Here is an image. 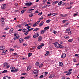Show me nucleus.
I'll list each match as a JSON object with an SVG mask.
<instances>
[{"mask_svg":"<svg viewBox=\"0 0 79 79\" xmlns=\"http://www.w3.org/2000/svg\"><path fill=\"white\" fill-rule=\"evenodd\" d=\"M43 66V64H41L39 66V68H42V67Z\"/></svg>","mask_w":79,"mask_h":79,"instance_id":"obj_45","label":"nucleus"},{"mask_svg":"<svg viewBox=\"0 0 79 79\" xmlns=\"http://www.w3.org/2000/svg\"><path fill=\"white\" fill-rule=\"evenodd\" d=\"M31 55H32V53H29L28 55V58H29V57H30V56H31Z\"/></svg>","mask_w":79,"mask_h":79,"instance_id":"obj_30","label":"nucleus"},{"mask_svg":"<svg viewBox=\"0 0 79 79\" xmlns=\"http://www.w3.org/2000/svg\"><path fill=\"white\" fill-rule=\"evenodd\" d=\"M50 54V52L48 51H47V53L45 55V56H47Z\"/></svg>","mask_w":79,"mask_h":79,"instance_id":"obj_25","label":"nucleus"},{"mask_svg":"<svg viewBox=\"0 0 79 79\" xmlns=\"http://www.w3.org/2000/svg\"><path fill=\"white\" fill-rule=\"evenodd\" d=\"M4 49H5V46H0V50H4Z\"/></svg>","mask_w":79,"mask_h":79,"instance_id":"obj_8","label":"nucleus"},{"mask_svg":"<svg viewBox=\"0 0 79 79\" xmlns=\"http://www.w3.org/2000/svg\"><path fill=\"white\" fill-rule=\"evenodd\" d=\"M15 69V68L14 67H12L10 68V69L14 70Z\"/></svg>","mask_w":79,"mask_h":79,"instance_id":"obj_44","label":"nucleus"},{"mask_svg":"<svg viewBox=\"0 0 79 79\" xmlns=\"http://www.w3.org/2000/svg\"><path fill=\"white\" fill-rule=\"evenodd\" d=\"M18 54H17V53H14L13 54V55H14V56H16V55H17Z\"/></svg>","mask_w":79,"mask_h":79,"instance_id":"obj_61","label":"nucleus"},{"mask_svg":"<svg viewBox=\"0 0 79 79\" xmlns=\"http://www.w3.org/2000/svg\"><path fill=\"white\" fill-rule=\"evenodd\" d=\"M24 77H20V79H24Z\"/></svg>","mask_w":79,"mask_h":79,"instance_id":"obj_64","label":"nucleus"},{"mask_svg":"<svg viewBox=\"0 0 79 79\" xmlns=\"http://www.w3.org/2000/svg\"><path fill=\"white\" fill-rule=\"evenodd\" d=\"M42 15V12H41L40 13L38 14V15Z\"/></svg>","mask_w":79,"mask_h":79,"instance_id":"obj_62","label":"nucleus"},{"mask_svg":"<svg viewBox=\"0 0 79 79\" xmlns=\"http://www.w3.org/2000/svg\"><path fill=\"white\" fill-rule=\"evenodd\" d=\"M3 79H10V77L7 76H6L3 77Z\"/></svg>","mask_w":79,"mask_h":79,"instance_id":"obj_13","label":"nucleus"},{"mask_svg":"<svg viewBox=\"0 0 79 79\" xmlns=\"http://www.w3.org/2000/svg\"><path fill=\"white\" fill-rule=\"evenodd\" d=\"M29 33V31H27L26 32H25L24 33L25 35H27Z\"/></svg>","mask_w":79,"mask_h":79,"instance_id":"obj_32","label":"nucleus"},{"mask_svg":"<svg viewBox=\"0 0 79 79\" xmlns=\"http://www.w3.org/2000/svg\"><path fill=\"white\" fill-rule=\"evenodd\" d=\"M68 34H69V35H71V34H72L71 31L68 32Z\"/></svg>","mask_w":79,"mask_h":79,"instance_id":"obj_49","label":"nucleus"},{"mask_svg":"<svg viewBox=\"0 0 79 79\" xmlns=\"http://www.w3.org/2000/svg\"><path fill=\"white\" fill-rule=\"evenodd\" d=\"M52 15V14H49L48 15V16H51Z\"/></svg>","mask_w":79,"mask_h":79,"instance_id":"obj_53","label":"nucleus"},{"mask_svg":"<svg viewBox=\"0 0 79 79\" xmlns=\"http://www.w3.org/2000/svg\"><path fill=\"white\" fill-rule=\"evenodd\" d=\"M8 72V71L7 70H4L2 72V73H7Z\"/></svg>","mask_w":79,"mask_h":79,"instance_id":"obj_37","label":"nucleus"},{"mask_svg":"<svg viewBox=\"0 0 79 79\" xmlns=\"http://www.w3.org/2000/svg\"><path fill=\"white\" fill-rule=\"evenodd\" d=\"M47 4H51L52 3V2H47Z\"/></svg>","mask_w":79,"mask_h":79,"instance_id":"obj_54","label":"nucleus"},{"mask_svg":"<svg viewBox=\"0 0 79 79\" xmlns=\"http://www.w3.org/2000/svg\"><path fill=\"white\" fill-rule=\"evenodd\" d=\"M53 77V74H51L49 77V78L50 79H51V78H52Z\"/></svg>","mask_w":79,"mask_h":79,"instance_id":"obj_40","label":"nucleus"},{"mask_svg":"<svg viewBox=\"0 0 79 79\" xmlns=\"http://www.w3.org/2000/svg\"><path fill=\"white\" fill-rule=\"evenodd\" d=\"M34 29V28H31L30 29L28 30V32H29V31H33V30Z\"/></svg>","mask_w":79,"mask_h":79,"instance_id":"obj_27","label":"nucleus"},{"mask_svg":"<svg viewBox=\"0 0 79 79\" xmlns=\"http://www.w3.org/2000/svg\"><path fill=\"white\" fill-rule=\"evenodd\" d=\"M71 31V30L69 29V28L67 29L66 30V31L67 32H69V31Z\"/></svg>","mask_w":79,"mask_h":79,"instance_id":"obj_42","label":"nucleus"},{"mask_svg":"<svg viewBox=\"0 0 79 79\" xmlns=\"http://www.w3.org/2000/svg\"><path fill=\"white\" fill-rule=\"evenodd\" d=\"M26 10H23L21 11V13L22 14H23V13H24V11H26Z\"/></svg>","mask_w":79,"mask_h":79,"instance_id":"obj_31","label":"nucleus"},{"mask_svg":"<svg viewBox=\"0 0 79 79\" xmlns=\"http://www.w3.org/2000/svg\"><path fill=\"white\" fill-rule=\"evenodd\" d=\"M14 30V29L13 28H12L10 29V30L9 31V33H10V34H11L12 33H13V30Z\"/></svg>","mask_w":79,"mask_h":79,"instance_id":"obj_11","label":"nucleus"},{"mask_svg":"<svg viewBox=\"0 0 79 79\" xmlns=\"http://www.w3.org/2000/svg\"><path fill=\"white\" fill-rule=\"evenodd\" d=\"M66 56V54H63L61 56V58H64Z\"/></svg>","mask_w":79,"mask_h":79,"instance_id":"obj_9","label":"nucleus"},{"mask_svg":"<svg viewBox=\"0 0 79 79\" xmlns=\"http://www.w3.org/2000/svg\"><path fill=\"white\" fill-rule=\"evenodd\" d=\"M76 59H73V61H74V62H75V63H76Z\"/></svg>","mask_w":79,"mask_h":79,"instance_id":"obj_60","label":"nucleus"},{"mask_svg":"<svg viewBox=\"0 0 79 79\" xmlns=\"http://www.w3.org/2000/svg\"><path fill=\"white\" fill-rule=\"evenodd\" d=\"M47 6H48L47 5H46L45 6H44L43 7H42V8H47Z\"/></svg>","mask_w":79,"mask_h":79,"instance_id":"obj_55","label":"nucleus"},{"mask_svg":"<svg viewBox=\"0 0 79 79\" xmlns=\"http://www.w3.org/2000/svg\"><path fill=\"white\" fill-rule=\"evenodd\" d=\"M10 65H9L7 66L6 68H10Z\"/></svg>","mask_w":79,"mask_h":79,"instance_id":"obj_59","label":"nucleus"},{"mask_svg":"<svg viewBox=\"0 0 79 79\" xmlns=\"http://www.w3.org/2000/svg\"><path fill=\"white\" fill-rule=\"evenodd\" d=\"M42 48V46L41 45H39L37 47V48L38 49H40V48Z\"/></svg>","mask_w":79,"mask_h":79,"instance_id":"obj_36","label":"nucleus"},{"mask_svg":"<svg viewBox=\"0 0 79 79\" xmlns=\"http://www.w3.org/2000/svg\"><path fill=\"white\" fill-rule=\"evenodd\" d=\"M67 15H63V14H62L61 15V16H62V17H66V16Z\"/></svg>","mask_w":79,"mask_h":79,"instance_id":"obj_39","label":"nucleus"},{"mask_svg":"<svg viewBox=\"0 0 79 79\" xmlns=\"http://www.w3.org/2000/svg\"><path fill=\"white\" fill-rule=\"evenodd\" d=\"M32 4V2L27 3L25 4V5L26 6H31Z\"/></svg>","mask_w":79,"mask_h":79,"instance_id":"obj_4","label":"nucleus"},{"mask_svg":"<svg viewBox=\"0 0 79 79\" xmlns=\"http://www.w3.org/2000/svg\"><path fill=\"white\" fill-rule=\"evenodd\" d=\"M11 72H12V73H15V71L14 70H11Z\"/></svg>","mask_w":79,"mask_h":79,"instance_id":"obj_56","label":"nucleus"},{"mask_svg":"<svg viewBox=\"0 0 79 79\" xmlns=\"http://www.w3.org/2000/svg\"><path fill=\"white\" fill-rule=\"evenodd\" d=\"M38 30H39V28H37L34 30L33 31H38Z\"/></svg>","mask_w":79,"mask_h":79,"instance_id":"obj_38","label":"nucleus"},{"mask_svg":"<svg viewBox=\"0 0 79 79\" xmlns=\"http://www.w3.org/2000/svg\"><path fill=\"white\" fill-rule=\"evenodd\" d=\"M31 27L30 26H27V29H30V28H31Z\"/></svg>","mask_w":79,"mask_h":79,"instance_id":"obj_48","label":"nucleus"},{"mask_svg":"<svg viewBox=\"0 0 79 79\" xmlns=\"http://www.w3.org/2000/svg\"><path fill=\"white\" fill-rule=\"evenodd\" d=\"M58 2H59V1H55L54 2H53V3H52V5H55V4H56V3H58Z\"/></svg>","mask_w":79,"mask_h":79,"instance_id":"obj_16","label":"nucleus"},{"mask_svg":"<svg viewBox=\"0 0 79 79\" xmlns=\"http://www.w3.org/2000/svg\"><path fill=\"white\" fill-rule=\"evenodd\" d=\"M35 65L37 66H39V62H37L35 63Z\"/></svg>","mask_w":79,"mask_h":79,"instance_id":"obj_23","label":"nucleus"},{"mask_svg":"<svg viewBox=\"0 0 79 79\" xmlns=\"http://www.w3.org/2000/svg\"><path fill=\"white\" fill-rule=\"evenodd\" d=\"M17 27H21V26L20 25H18L16 26Z\"/></svg>","mask_w":79,"mask_h":79,"instance_id":"obj_51","label":"nucleus"},{"mask_svg":"<svg viewBox=\"0 0 79 79\" xmlns=\"http://www.w3.org/2000/svg\"><path fill=\"white\" fill-rule=\"evenodd\" d=\"M42 36H39V38L38 39V41L39 42H40V41L42 40Z\"/></svg>","mask_w":79,"mask_h":79,"instance_id":"obj_12","label":"nucleus"},{"mask_svg":"<svg viewBox=\"0 0 79 79\" xmlns=\"http://www.w3.org/2000/svg\"><path fill=\"white\" fill-rule=\"evenodd\" d=\"M73 40V39H70L68 40V42H71Z\"/></svg>","mask_w":79,"mask_h":79,"instance_id":"obj_34","label":"nucleus"},{"mask_svg":"<svg viewBox=\"0 0 79 79\" xmlns=\"http://www.w3.org/2000/svg\"><path fill=\"white\" fill-rule=\"evenodd\" d=\"M72 73V72H68L66 74V75L67 76H69V75H70V74H71Z\"/></svg>","mask_w":79,"mask_h":79,"instance_id":"obj_26","label":"nucleus"},{"mask_svg":"<svg viewBox=\"0 0 79 79\" xmlns=\"http://www.w3.org/2000/svg\"><path fill=\"white\" fill-rule=\"evenodd\" d=\"M39 36V33H35V34L33 36V38H36V37H38Z\"/></svg>","mask_w":79,"mask_h":79,"instance_id":"obj_3","label":"nucleus"},{"mask_svg":"<svg viewBox=\"0 0 79 79\" xmlns=\"http://www.w3.org/2000/svg\"><path fill=\"white\" fill-rule=\"evenodd\" d=\"M49 28H50V27L48 26L44 28V30H47L48 29H49Z\"/></svg>","mask_w":79,"mask_h":79,"instance_id":"obj_22","label":"nucleus"},{"mask_svg":"<svg viewBox=\"0 0 79 79\" xmlns=\"http://www.w3.org/2000/svg\"><path fill=\"white\" fill-rule=\"evenodd\" d=\"M1 19L2 20L1 21V23H2V24H5V22H4V20H5V19H4V18H2Z\"/></svg>","mask_w":79,"mask_h":79,"instance_id":"obj_6","label":"nucleus"},{"mask_svg":"<svg viewBox=\"0 0 79 79\" xmlns=\"http://www.w3.org/2000/svg\"><path fill=\"white\" fill-rule=\"evenodd\" d=\"M7 51V50H3L2 51V53H6V52Z\"/></svg>","mask_w":79,"mask_h":79,"instance_id":"obj_29","label":"nucleus"},{"mask_svg":"<svg viewBox=\"0 0 79 79\" xmlns=\"http://www.w3.org/2000/svg\"><path fill=\"white\" fill-rule=\"evenodd\" d=\"M4 66H3V68H5V66H6L7 65H8V64L6 62H5L4 63Z\"/></svg>","mask_w":79,"mask_h":79,"instance_id":"obj_15","label":"nucleus"},{"mask_svg":"<svg viewBox=\"0 0 79 79\" xmlns=\"http://www.w3.org/2000/svg\"><path fill=\"white\" fill-rule=\"evenodd\" d=\"M62 3H63L62 1H61L60 2H59L58 3V5H59V6H61V4H62Z\"/></svg>","mask_w":79,"mask_h":79,"instance_id":"obj_19","label":"nucleus"},{"mask_svg":"<svg viewBox=\"0 0 79 79\" xmlns=\"http://www.w3.org/2000/svg\"><path fill=\"white\" fill-rule=\"evenodd\" d=\"M19 38V35H18L16 36L14 38V40H16V39H18Z\"/></svg>","mask_w":79,"mask_h":79,"instance_id":"obj_10","label":"nucleus"},{"mask_svg":"<svg viewBox=\"0 0 79 79\" xmlns=\"http://www.w3.org/2000/svg\"><path fill=\"white\" fill-rule=\"evenodd\" d=\"M26 30L27 31V29H23V32H26Z\"/></svg>","mask_w":79,"mask_h":79,"instance_id":"obj_58","label":"nucleus"},{"mask_svg":"<svg viewBox=\"0 0 79 79\" xmlns=\"http://www.w3.org/2000/svg\"><path fill=\"white\" fill-rule=\"evenodd\" d=\"M21 59L23 60H24V59H25V60H26L27 59V58H26V57H22V58H21Z\"/></svg>","mask_w":79,"mask_h":79,"instance_id":"obj_46","label":"nucleus"},{"mask_svg":"<svg viewBox=\"0 0 79 79\" xmlns=\"http://www.w3.org/2000/svg\"><path fill=\"white\" fill-rule=\"evenodd\" d=\"M31 68H32V67L30 66H29L27 67V71H29L31 69Z\"/></svg>","mask_w":79,"mask_h":79,"instance_id":"obj_14","label":"nucleus"},{"mask_svg":"<svg viewBox=\"0 0 79 79\" xmlns=\"http://www.w3.org/2000/svg\"><path fill=\"white\" fill-rule=\"evenodd\" d=\"M54 45L56 48H63V47H64V46L60 45L58 42H56L54 44Z\"/></svg>","mask_w":79,"mask_h":79,"instance_id":"obj_1","label":"nucleus"},{"mask_svg":"<svg viewBox=\"0 0 79 79\" xmlns=\"http://www.w3.org/2000/svg\"><path fill=\"white\" fill-rule=\"evenodd\" d=\"M44 77V75H41L40 76V79H42V78H43Z\"/></svg>","mask_w":79,"mask_h":79,"instance_id":"obj_43","label":"nucleus"},{"mask_svg":"<svg viewBox=\"0 0 79 79\" xmlns=\"http://www.w3.org/2000/svg\"><path fill=\"white\" fill-rule=\"evenodd\" d=\"M33 16H34L33 14L31 13L29 15V17H32Z\"/></svg>","mask_w":79,"mask_h":79,"instance_id":"obj_28","label":"nucleus"},{"mask_svg":"<svg viewBox=\"0 0 79 79\" xmlns=\"http://www.w3.org/2000/svg\"><path fill=\"white\" fill-rule=\"evenodd\" d=\"M23 40H23V39H22V38H20L19 39V41L20 43H22V42H23Z\"/></svg>","mask_w":79,"mask_h":79,"instance_id":"obj_17","label":"nucleus"},{"mask_svg":"<svg viewBox=\"0 0 79 79\" xmlns=\"http://www.w3.org/2000/svg\"><path fill=\"white\" fill-rule=\"evenodd\" d=\"M66 21H68V20H64L62 21V23H64L66 22Z\"/></svg>","mask_w":79,"mask_h":79,"instance_id":"obj_33","label":"nucleus"},{"mask_svg":"<svg viewBox=\"0 0 79 79\" xmlns=\"http://www.w3.org/2000/svg\"><path fill=\"white\" fill-rule=\"evenodd\" d=\"M59 65L60 66H62V65H63V63L61 62H59Z\"/></svg>","mask_w":79,"mask_h":79,"instance_id":"obj_20","label":"nucleus"},{"mask_svg":"<svg viewBox=\"0 0 79 79\" xmlns=\"http://www.w3.org/2000/svg\"><path fill=\"white\" fill-rule=\"evenodd\" d=\"M30 36H28L27 37H25L24 39L27 40V39H29V38H30Z\"/></svg>","mask_w":79,"mask_h":79,"instance_id":"obj_24","label":"nucleus"},{"mask_svg":"<svg viewBox=\"0 0 79 79\" xmlns=\"http://www.w3.org/2000/svg\"><path fill=\"white\" fill-rule=\"evenodd\" d=\"M40 23V21H37L36 23H35V24L33 25V26L34 27H35V26H37V24H38V23Z\"/></svg>","mask_w":79,"mask_h":79,"instance_id":"obj_7","label":"nucleus"},{"mask_svg":"<svg viewBox=\"0 0 79 79\" xmlns=\"http://www.w3.org/2000/svg\"><path fill=\"white\" fill-rule=\"evenodd\" d=\"M31 24L32 23H28L25 25V26H30V25H31Z\"/></svg>","mask_w":79,"mask_h":79,"instance_id":"obj_41","label":"nucleus"},{"mask_svg":"<svg viewBox=\"0 0 79 79\" xmlns=\"http://www.w3.org/2000/svg\"><path fill=\"white\" fill-rule=\"evenodd\" d=\"M8 29H9V28L8 27H6V28H4V30H8Z\"/></svg>","mask_w":79,"mask_h":79,"instance_id":"obj_57","label":"nucleus"},{"mask_svg":"<svg viewBox=\"0 0 79 79\" xmlns=\"http://www.w3.org/2000/svg\"><path fill=\"white\" fill-rule=\"evenodd\" d=\"M72 70H73V69H70L69 70V72H71V71Z\"/></svg>","mask_w":79,"mask_h":79,"instance_id":"obj_63","label":"nucleus"},{"mask_svg":"<svg viewBox=\"0 0 79 79\" xmlns=\"http://www.w3.org/2000/svg\"><path fill=\"white\" fill-rule=\"evenodd\" d=\"M45 31H46L44 30L41 31V34H44L45 33Z\"/></svg>","mask_w":79,"mask_h":79,"instance_id":"obj_21","label":"nucleus"},{"mask_svg":"<svg viewBox=\"0 0 79 79\" xmlns=\"http://www.w3.org/2000/svg\"><path fill=\"white\" fill-rule=\"evenodd\" d=\"M6 7V4H3L1 6L2 9H5Z\"/></svg>","mask_w":79,"mask_h":79,"instance_id":"obj_2","label":"nucleus"},{"mask_svg":"<svg viewBox=\"0 0 79 79\" xmlns=\"http://www.w3.org/2000/svg\"><path fill=\"white\" fill-rule=\"evenodd\" d=\"M57 15V13H55L54 14H52V15L53 16H55V15Z\"/></svg>","mask_w":79,"mask_h":79,"instance_id":"obj_50","label":"nucleus"},{"mask_svg":"<svg viewBox=\"0 0 79 79\" xmlns=\"http://www.w3.org/2000/svg\"><path fill=\"white\" fill-rule=\"evenodd\" d=\"M39 72V70L36 69L35 70H34L33 72V74H37V73Z\"/></svg>","mask_w":79,"mask_h":79,"instance_id":"obj_5","label":"nucleus"},{"mask_svg":"<svg viewBox=\"0 0 79 79\" xmlns=\"http://www.w3.org/2000/svg\"><path fill=\"white\" fill-rule=\"evenodd\" d=\"M50 21H51L50 20H47L46 21V23H48L49 22H50Z\"/></svg>","mask_w":79,"mask_h":79,"instance_id":"obj_47","label":"nucleus"},{"mask_svg":"<svg viewBox=\"0 0 79 79\" xmlns=\"http://www.w3.org/2000/svg\"><path fill=\"white\" fill-rule=\"evenodd\" d=\"M69 37L68 36H64V38L65 39H68V38H69Z\"/></svg>","mask_w":79,"mask_h":79,"instance_id":"obj_35","label":"nucleus"},{"mask_svg":"<svg viewBox=\"0 0 79 79\" xmlns=\"http://www.w3.org/2000/svg\"><path fill=\"white\" fill-rule=\"evenodd\" d=\"M53 33H54V34H57V32L55 31H53Z\"/></svg>","mask_w":79,"mask_h":79,"instance_id":"obj_52","label":"nucleus"},{"mask_svg":"<svg viewBox=\"0 0 79 79\" xmlns=\"http://www.w3.org/2000/svg\"><path fill=\"white\" fill-rule=\"evenodd\" d=\"M44 22H42L41 23H40V24L39 25V26L40 27H41V26H42V25L44 24Z\"/></svg>","mask_w":79,"mask_h":79,"instance_id":"obj_18","label":"nucleus"}]
</instances>
